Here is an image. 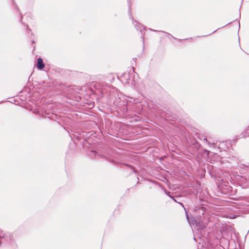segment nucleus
Instances as JSON below:
<instances>
[{
	"label": "nucleus",
	"instance_id": "20e7f679",
	"mask_svg": "<svg viewBox=\"0 0 249 249\" xmlns=\"http://www.w3.org/2000/svg\"><path fill=\"white\" fill-rule=\"evenodd\" d=\"M247 130L249 131L248 133H249V127L247 129Z\"/></svg>",
	"mask_w": 249,
	"mask_h": 249
},
{
	"label": "nucleus",
	"instance_id": "f03ea898",
	"mask_svg": "<svg viewBox=\"0 0 249 249\" xmlns=\"http://www.w3.org/2000/svg\"><path fill=\"white\" fill-rule=\"evenodd\" d=\"M180 204L183 207L184 210L185 211L186 213L187 214V210H186L185 208L184 207V206L182 205V203H180Z\"/></svg>",
	"mask_w": 249,
	"mask_h": 249
},
{
	"label": "nucleus",
	"instance_id": "7ed1b4c3",
	"mask_svg": "<svg viewBox=\"0 0 249 249\" xmlns=\"http://www.w3.org/2000/svg\"><path fill=\"white\" fill-rule=\"evenodd\" d=\"M167 194V195H168L170 197H171V198H173L171 196H170L169 195V193H166Z\"/></svg>",
	"mask_w": 249,
	"mask_h": 249
},
{
	"label": "nucleus",
	"instance_id": "f257e3e1",
	"mask_svg": "<svg viewBox=\"0 0 249 249\" xmlns=\"http://www.w3.org/2000/svg\"><path fill=\"white\" fill-rule=\"evenodd\" d=\"M37 67L40 70L42 69L44 67L43 60L41 58H39L37 59Z\"/></svg>",
	"mask_w": 249,
	"mask_h": 249
}]
</instances>
